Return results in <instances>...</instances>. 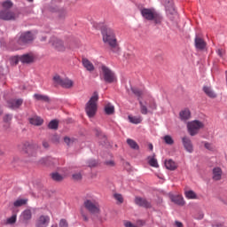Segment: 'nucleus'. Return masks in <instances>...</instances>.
<instances>
[{
	"mask_svg": "<svg viewBox=\"0 0 227 227\" xmlns=\"http://www.w3.org/2000/svg\"><path fill=\"white\" fill-rule=\"evenodd\" d=\"M17 223V215H12L10 218L7 219L8 224H15Z\"/></svg>",
	"mask_w": 227,
	"mask_h": 227,
	"instance_id": "79ce46f5",
	"label": "nucleus"
},
{
	"mask_svg": "<svg viewBox=\"0 0 227 227\" xmlns=\"http://www.w3.org/2000/svg\"><path fill=\"white\" fill-rule=\"evenodd\" d=\"M166 145H173L175 143V140H173V137H171V136L169 135H166L164 137H163Z\"/></svg>",
	"mask_w": 227,
	"mask_h": 227,
	"instance_id": "58836bf2",
	"label": "nucleus"
},
{
	"mask_svg": "<svg viewBox=\"0 0 227 227\" xmlns=\"http://www.w3.org/2000/svg\"><path fill=\"white\" fill-rule=\"evenodd\" d=\"M82 217L83 221H85V223H88V221H89L88 215H84V213H82Z\"/></svg>",
	"mask_w": 227,
	"mask_h": 227,
	"instance_id": "603ef678",
	"label": "nucleus"
},
{
	"mask_svg": "<svg viewBox=\"0 0 227 227\" xmlns=\"http://www.w3.org/2000/svg\"><path fill=\"white\" fill-rule=\"evenodd\" d=\"M205 124L200 121H192L187 123V129L190 136H196L200 132V129H203Z\"/></svg>",
	"mask_w": 227,
	"mask_h": 227,
	"instance_id": "423d86ee",
	"label": "nucleus"
},
{
	"mask_svg": "<svg viewBox=\"0 0 227 227\" xmlns=\"http://www.w3.org/2000/svg\"><path fill=\"white\" fill-rule=\"evenodd\" d=\"M171 200L174 203H176V205H179L180 207H184V205H185V200L182 195L173 196Z\"/></svg>",
	"mask_w": 227,
	"mask_h": 227,
	"instance_id": "393cba45",
	"label": "nucleus"
},
{
	"mask_svg": "<svg viewBox=\"0 0 227 227\" xmlns=\"http://www.w3.org/2000/svg\"><path fill=\"white\" fill-rule=\"evenodd\" d=\"M52 227H58L57 225H55V226H52Z\"/></svg>",
	"mask_w": 227,
	"mask_h": 227,
	"instance_id": "680f3d73",
	"label": "nucleus"
},
{
	"mask_svg": "<svg viewBox=\"0 0 227 227\" xmlns=\"http://www.w3.org/2000/svg\"><path fill=\"white\" fill-rule=\"evenodd\" d=\"M38 150H40V146H38V145L35 144V145H29L28 149H27V153H28V155H30V157H36V155L38 153Z\"/></svg>",
	"mask_w": 227,
	"mask_h": 227,
	"instance_id": "6ab92c4d",
	"label": "nucleus"
},
{
	"mask_svg": "<svg viewBox=\"0 0 227 227\" xmlns=\"http://www.w3.org/2000/svg\"><path fill=\"white\" fill-rule=\"evenodd\" d=\"M148 148H149V150H151V152L153 151V145L149 144Z\"/></svg>",
	"mask_w": 227,
	"mask_h": 227,
	"instance_id": "13d9d810",
	"label": "nucleus"
},
{
	"mask_svg": "<svg viewBox=\"0 0 227 227\" xmlns=\"http://www.w3.org/2000/svg\"><path fill=\"white\" fill-rule=\"evenodd\" d=\"M86 210L90 214H100V205L95 200H86L83 202Z\"/></svg>",
	"mask_w": 227,
	"mask_h": 227,
	"instance_id": "39448f33",
	"label": "nucleus"
},
{
	"mask_svg": "<svg viewBox=\"0 0 227 227\" xmlns=\"http://www.w3.org/2000/svg\"><path fill=\"white\" fill-rule=\"evenodd\" d=\"M58 125H59V123L58 122V121L53 120V121H50L48 127H49V129H53V130H57Z\"/></svg>",
	"mask_w": 227,
	"mask_h": 227,
	"instance_id": "e433bc0d",
	"label": "nucleus"
},
{
	"mask_svg": "<svg viewBox=\"0 0 227 227\" xmlns=\"http://www.w3.org/2000/svg\"><path fill=\"white\" fill-rule=\"evenodd\" d=\"M29 121H30L31 125H35L37 127H39L40 125H42L43 123V120L38 116H34V117L30 118Z\"/></svg>",
	"mask_w": 227,
	"mask_h": 227,
	"instance_id": "a878e982",
	"label": "nucleus"
},
{
	"mask_svg": "<svg viewBox=\"0 0 227 227\" xmlns=\"http://www.w3.org/2000/svg\"><path fill=\"white\" fill-rule=\"evenodd\" d=\"M223 176V169L221 168L216 167L213 168V180L219 181Z\"/></svg>",
	"mask_w": 227,
	"mask_h": 227,
	"instance_id": "aec40b11",
	"label": "nucleus"
},
{
	"mask_svg": "<svg viewBox=\"0 0 227 227\" xmlns=\"http://www.w3.org/2000/svg\"><path fill=\"white\" fill-rule=\"evenodd\" d=\"M167 12H169L171 15H175L176 13V11H175V7H173V2L172 1H168V3L165 4Z\"/></svg>",
	"mask_w": 227,
	"mask_h": 227,
	"instance_id": "473e14b6",
	"label": "nucleus"
},
{
	"mask_svg": "<svg viewBox=\"0 0 227 227\" xmlns=\"http://www.w3.org/2000/svg\"><path fill=\"white\" fill-rule=\"evenodd\" d=\"M35 40V36L31 32H24L16 40L15 46L16 49H24L27 43H31Z\"/></svg>",
	"mask_w": 227,
	"mask_h": 227,
	"instance_id": "20e7f679",
	"label": "nucleus"
},
{
	"mask_svg": "<svg viewBox=\"0 0 227 227\" xmlns=\"http://www.w3.org/2000/svg\"><path fill=\"white\" fill-rule=\"evenodd\" d=\"M2 6L4 10H10V8H13V2L11 0H7L2 3Z\"/></svg>",
	"mask_w": 227,
	"mask_h": 227,
	"instance_id": "f704fd0d",
	"label": "nucleus"
},
{
	"mask_svg": "<svg viewBox=\"0 0 227 227\" xmlns=\"http://www.w3.org/2000/svg\"><path fill=\"white\" fill-rule=\"evenodd\" d=\"M179 118L182 121H187L191 118V110L185 108L179 113Z\"/></svg>",
	"mask_w": 227,
	"mask_h": 227,
	"instance_id": "a211bd4d",
	"label": "nucleus"
},
{
	"mask_svg": "<svg viewBox=\"0 0 227 227\" xmlns=\"http://www.w3.org/2000/svg\"><path fill=\"white\" fill-rule=\"evenodd\" d=\"M105 113L108 115L114 114V106L108 103L106 106H105Z\"/></svg>",
	"mask_w": 227,
	"mask_h": 227,
	"instance_id": "72a5a7b5",
	"label": "nucleus"
},
{
	"mask_svg": "<svg viewBox=\"0 0 227 227\" xmlns=\"http://www.w3.org/2000/svg\"><path fill=\"white\" fill-rule=\"evenodd\" d=\"M82 62L88 72H93V70H95V66H93V63H91L88 59H82Z\"/></svg>",
	"mask_w": 227,
	"mask_h": 227,
	"instance_id": "4be33fe9",
	"label": "nucleus"
},
{
	"mask_svg": "<svg viewBox=\"0 0 227 227\" xmlns=\"http://www.w3.org/2000/svg\"><path fill=\"white\" fill-rule=\"evenodd\" d=\"M53 82L58 86H61L62 88L70 89L74 86V82L68 78L62 79L61 76L56 74L53 77Z\"/></svg>",
	"mask_w": 227,
	"mask_h": 227,
	"instance_id": "0eeeda50",
	"label": "nucleus"
},
{
	"mask_svg": "<svg viewBox=\"0 0 227 227\" xmlns=\"http://www.w3.org/2000/svg\"><path fill=\"white\" fill-rule=\"evenodd\" d=\"M99 75L101 81H104V82H106V84H113L118 81L116 78V74H114L113 70H111V68L106 65H102L100 67Z\"/></svg>",
	"mask_w": 227,
	"mask_h": 227,
	"instance_id": "f03ea898",
	"label": "nucleus"
},
{
	"mask_svg": "<svg viewBox=\"0 0 227 227\" xmlns=\"http://www.w3.org/2000/svg\"><path fill=\"white\" fill-rule=\"evenodd\" d=\"M114 197L116 200V201H118V203H123V196L121 194L115 193Z\"/></svg>",
	"mask_w": 227,
	"mask_h": 227,
	"instance_id": "37998d69",
	"label": "nucleus"
},
{
	"mask_svg": "<svg viewBox=\"0 0 227 227\" xmlns=\"http://www.w3.org/2000/svg\"><path fill=\"white\" fill-rule=\"evenodd\" d=\"M128 118H129L130 123H135V125H137L143 121V118L141 116L129 115Z\"/></svg>",
	"mask_w": 227,
	"mask_h": 227,
	"instance_id": "c85d7f7f",
	"label": "nucleus"
},
{
	"mask_svg": "<svg viewBox=\"0 0 227 227\" xmlns=\"http://www.w3.org/2000/svg\"><path fill=\"white\" fill-rule=\"evenodd\" d=\"M96 136H98V137L102 136V131L96 129Z\"/></svg>",
	"mask_w": 227,
	"mask_h": 227,
	"instance_id": "4d7b16f0",
	"label": "nucleus"
},
{
	"mask_svg": "<svg viewBox=\"0 0 227 227\" xmlns=\"http://www.w3.org/2000/svg\"><path fill=\"white\" fill-rule=\"evenodd\" d=\"M106 166H114V160H108L106 162Z\"/></svg>",
	"mask_w": 227,
	"mask_h": 227,
	"instance_id": "864d4df0",
	"label": "nucleus"
},
{
	"mask_svg": "<svg viewBox=\"0 0 227 227\" xmlns=\"http://www.w3.org/2000/svg\"><path fill=\"white\" fill-rule=\"evenodd\" d=\"M3 114V109L0 107V116Z\"/></svg>",
	"mask_w": 227,
	"mask_h": 227,
	"instance_id": "bf43d9fd",
	"label": "nucleus"
},
{
	"mask_svg": "<svg viewBox=\"0 0 227 227\" xmlns=\"http://www.w3.org/2000/svg\"><path fill=\"white\" fill-rule=\"evenodd\" d=\"M47 162H49V158H43L39 160V164H44L47 166Z\"/></svg>",
	"mask_w": 227,
	"mask_h": 227,
	"instance_id": "09e8293b",
	"label": "nucleus"
},
{
	"mask_svg": "<svg viewBox=\"0 0 227 227\" xmlns=\"http://www.w3.org/2000/svg\"><path fill=\"white\" fill-rule=\"evenodd\" d=\"M12 114H6L4 116V121L5 123H10V121H12Z\"/></svg>",
	"mask_w": 227,
	"mask_h": 227,
	"instance_id": "a18cd8bd",
	"label": "nucleus"
},
{
	"mask_svg": "<svg viewBox=\"0 0 227 227\" xmlns=\"http://www.w3.org/2000/svg\"><path fill=\"white\" fill-rule=\"evenodd\" d=\"M127 143L132 150H139V145H137V142L135 141L134 139L128 138Z\"/></svg>",
	"mask_w": 227,
	"mask_h": 227,
	"instance_id": "2f4dec72",
	"label": "nucleus"
},
{
	"mask_svg": "<svg viewBox=\"0 0 227 227\" xmlns=\"http://www.w3.org/2000/svg\"><path fill=\"white\" fill-rule=\"evenodd\" d=\"M89 166L90 168H95V166H97V160H89Z\"/></svg>",
	"mask_w": 227,
	"mask_h": 227,
	"instance_id": "8fccbe9b",
	"label": "nucleus"
},
{
	"mask_svg": "<svg viewBox=\"0 0 227 227\" xmlns=\"http://www.w3.org/2000/svg\"><path fill=\"white\" fill-rule=\"evenodd\" d=\"M131 90L137 97H141V95H143V92L137 88H131Z\"/></svg>",
	"mask_w": 227,
	"mask_h": 227,
	"instance_id": "c03bdc74",
	"label": "nucleus"
},
{
	"mask_svg": "<svg viewBox=\"0 0 227 227\" xmlns=\"http://www.w3.org/2000/svg\"><path fill=\"white\" fill-rule=\"evenodd\" d=\"M194 42H195V47L199 51H203L207 47V43L201 37L196 36L194 39Z\"/></svg>",
	"mask_w": 227,
	"mask_h": 227,
	"instance_id": "f3484780",
	"label": "nucleus"
},
{
	"mask_svg": "<svg viewBox=\"0 0 227 227\" xmlns=\"http://www.w3.org/2000/svg\"><path fill=\"white\" fill-rule=\"evenodd\" d=\"M72 178L74 182H80V180H82V174L81 172L73 174Z\"/></svg>",
	"mask_w": 227,
	"mask_h": 227,
	"instance_id": "ea45409f",
	"label": "nucleus"
},
{
	"mask_svg": "<svg viewBox=\"0 0 227 227\" xmlns=\"http://www.w3.org/2000/svg\"><path fill=\"white\" fill-rule=\"evenodd\" d=\"M195 219L201 220L203 217H205V214L203 212H199L195 215Z\"/></svg>",
	"mask_w": 227,
	"mask_h": 227,
	"instance_id": "49530a36",
	"label": "nucleus"
},
{
	"mask_svg": "<svg viewBox=\"0 0 227 227\" xmlns=\"http://www.w3.org/2000/svg\"><path fill=\"white\" fill-rule=\"evenodd\" d=\"M29 3H33V0H27Z\"/></svg>",
	"mask_w": 227,
	"mask_h": 227,
	"instance_id": "052dcab7",
	"label": "nucleus"
},
{
	"mask_svg": "<svg viewBox=\"0 0 227 227\" xmlns=\"http://www.w3.org/2000/svg\"><path fill=\"white\" fill-rule=\"evenodd\" d=\"M97 102H98V92H94L85 107L89 118H93L97 114Z\"/></svg>",
	"mask_w": 227,
	"mask_h": 227,
	"instance_id": "7ed1b4c3",
	"label": "nucleus"
},
{
	"mask_svg": "<svg viewBox=\"0 0 227 227\" xmlns=\"http://www.w3.org/2000/svg\"><path fill=\"white\" fill-rule=\"evenodd\" d=\"M176 227H184V223H182L181 222H176Z\"/></svg>",
	"mask_w": 227,
	"mask_h": 227,
	"instance_id": "6e6d98bb",
	"label": "nucleus"
},
{
	"mask_svg": "<svg viewBox=\"0 0 227 227\" xmlns=\"http://www.w3.org/2000/svg\"><path fill=\"white\" fill-rule=\"evenodd\" d=\"M51 178L55 182H61V180H63V176L59 175V173H53L51 174Z\"/></svg>",
	"mask_w": 227,
	"mask_h": 227,
	"instance_id": "4c0bfd02",
	"label": "nucleus"
},
{
	"mask_svg": "<svg viewBox=\"0 0 227 227\" xmlns=\"http://www.w3.org/2000/svg\"><path fill=\"white\" fill-rule=\"evenodd\" d=\"M103 42L109 45L113 52H118L120 51V46L118 45V40L116 39V34L113 28L106 27L102 31Z\"/></svg>",
	"mask_w": 227,
	"mask_h": 227,
	"instance_id": "f257e3e1",
	"label": "nucleus"
},
{
	"mask_svg": "<svg viewBox=\"0 0 227 227\" xmlns=\"http://www.w3.org/2000/svg\"><path fill=\"white\" fill-rule=\"evenodd\" d=\"M152 20H153L154 24L160 25L162 24V20H164V18H162V15H160V13L156 12L153 16Z\"/></svg>",
	"mask_w": 227,
	"mask_h": 227,
	"instance_id": "cd10ccee",
	"label": "nucleus"
},
{
	"mask_svg": "<svg viewBox=\"0 0 227 227\" xmlns=\"http://www.w3.org/2000/svg\"><path fill=\"white\" fill-rule=\"evenodd\" d=\"M51 223V216L47 215H40L35 221V227H48Z\"/></svg>",
	"mask_w": 227,
	"mask_h": 227,
	"instance_id": "9b49d317",
	"label": "nucleus"
},
{
	"mask_svg": "<svg viewBox=\"0 0 227 227\" xmlns=\"http://www.w3.org/2000/svg\"><path fill=\"white\" fill-rule=\"evenodd\" d=\"M34 98L37 102H51V98L43 94H34Z\"/></svg>",
	"mask_w": 227,
	"mask_h": 227,
	"instance_id": "5701e85b",
	"label": "nucleus"
},
{
	"mask_svg": "<svg viewBox=\"0 0 227 227\" xmlns=\"http://www.w3.org/2000/svg\"><path fill=\"white\" fill-rule=\"evenodd\" d=\"M43 148H46V149L49 148V146H50L49 142L43 140Z\"/></svg>",
	"mask_w": 227,
	"mask_h": 227,
	"instance_id": "3c124183",
	"label": "nucleus"
},
{
	"mask_svg": "<svg viewBox=\"0 0 227 227\" xmlns=\"http://www.w3.org/2000/svg\"><path fill=\"white\" fill-rule=\"evenodd\" d=\"M59 227H68V223H67V220L65 219L60 220Z\"/></svg>",
	"mask_w": 227,
	"mask_h": 227,
	"instance_id": "de8ad7c7",
	"label": "nucleus"
},
{
	"mask_svg": "<svg viewBox=\"0 0 227 227\" xmlns=\"http://www.w3.org/2000/svg\"><path fill=\"white\" fill-rule=\"evenodd\" d=\"M20 217L25 223H27V221H31L33 213L30 211V209H26L21 213Z\"/></svg>",
	"mask_w": 227,
	"mask_h": 227,
	"instance_id": "412c9836",
	"label": "nucleus"
},
{
	"mask_svg": "<svg viewBox=\"0 0 227 227\" xmlns=\"http://www.w3.org/2000/svg\"><path fill=\"white\" fill-rule=\"evenodd\" d=\"M182 141L186 152H188V153H192V152H194V146L192 145V142L191 141V138L187 137H184L182 138Z\"/></svg>",
	"mask_w": 227,
	"mask_h": 227,
	"instance_id": "2eb2a0df",
	"label": "nucleus"
},
{
	"mask_svg": "<svg viewBox=\"0 0 227 227\" xmlns=\"http://www.w3.org/2000/svg\"><path fill=\"white\" fill-rule=\"evenodd\" d=\"M135 205L142 207L143 208H152V202L148 201V200L142 197L135 198Z\"/></svg>",
	"mask_w": 227,
	"mask_h": 227,
	"instance_id": "ddd939ff",
	"label": "nucleus"
},
{
	"mask_svg": "<svg viewBox=\"0 0 227 227\" xmlns=\"http://www.w3.org/2000/svg\"><path fill=\"white\" fill-rule=\"evenodd\" d=\"M184 196L187 200H198V195L192 190L184 191Z\"/></svg>",
	"mask_w": 227,
	"mask_h": 227,
	"instance_id": "bb28decb",
	"label": "nucleus"
},
{
	"mask_svg": "<svg viewBox=\"0 0 227 227\" xmlns=\"http://www.w3.org/2000/svg\"><path fill=\"white\" fill-rule=\"evenodd\" d=\"M203 91L210 98H215L217 95H215V92L210 89V87H204Z\"/></svg>",
	"mask_w": 227,
	"mask_h": 227,
	"instance_id": "7c9ffc66",
	"label": "nucleus"
},
{
	"mask_svg": "<svg viewBox=\"0 0 227 227\" xmlns=\"http://www.w3.org/2000/svg\"><path fill=\"white\" fill-rule=\"evenodd\" d=\"M148 164L152 166V168H159V162H157V159H155V154L153 156H149Z\"/></svg>",
	"mask_w": 227,
	"mask_h": 227,
	"instance_id": "c756f323",
	"label": "nucleus"
},
{
	"mask_svg": "<svg viewBox=\"0 0 227 227\" xmlns=\"http://www.w3.org/2000/svg\"><path fill=\"white\" fill-rule=\"evenodd\" d=\"M203 143L206 150H209V152H214V150H215V147L214 146V145L208 142H203Z\"/></svg>",
	"mask_w": 227,
	"mask_h": 227,
	"instance_id": "a19ab883",
	"label": "nucleus"
},
{
	"mask_svg": "<svg viewBox=\"0 0 227 227\" xmlns=\"http://www.w3.org/2000/svg\"><path fill=\"white\" fill-rule=\"evenodd\" d=\"M1 20H17L19 19V13L12 10L0 11Z\"/></svg>",
	"mask_w": 227,
	"mask_h": 227,
	"instance_id": "1a4fd4ad",
	"label": "nucleus"
},
{
	"mask_svg": "<svg viewBox=\"0 0 227 227\" xmlns=\"http://www.w3.org/2000/svg\"><path fill=\"white\" fill-rule=\"evenodd\" d=\"M50 43L56 49L57 51H65V43L60 39H58L57 37H51L50 40Z\"/></svg>",
	"mask_w": 227,
	"mask_h": 227,
	"instance_id": "f8f14e48",
	"label": "nucleus"
},
{
	"mask_svg": "<svg viewBox=\"0 0 227 227\" xmlns=\"http://www.w3.org/2000/svg\"><path fill=\"white\" fill-rule=\"evenodd\" d=\"M139 106L141 114H148V113H152V111H155V109H157V103L154 99L149 101V110L146 104L143 103V101H139Z\"/></svg>",
	"mask_w": 227,
	"mask_h": 227,
	"instance_id": "9d476101",
	"label": "nucleus"
},
{
	"mask_svg": "<svg viewBox=\"0 0 227 227\" xmlns=\"http://www.w3.org/2000/svg\"><path fill=\"white\" fill-rule=\"evenodd\" d=\"M165 168H167L169 171H175V169L178 168V165H176V162L173 161V160H166Z\"/></svg>",
	"mask_w": 227,
	"mask_h": 227,
	"instance_id": "b1692460",
	"label": "nucleus"
},
{
	"mask_svg": "<svg viewBox=\"0 0 227 227\" xmlns=\"http://www.w3.org/2000/svg\"><path fill=\"white\" fill-rule=\"evenodd\" d=\"M64 142L67 144V145H70V137H64Z\"/></svg>",
	"mask_w": 227,
	"mask_h": 227,
	"instance_id": "5fc2aeb1",
	"label": "nucleus"
},
{
	"mask_svg": "<svg viewBox=\"0 0 227 227\" xmlns=\"http://www.w3.org/2000/svg\"><path fill=\"white\" fill-rule=\"evenodd\" d=\"M157 11L154 9L144 8L141 10V15L145 20H153V15Z\"/></svg>",
	"mask_w": 227,
	"mask_h": 227,
	"instance_id": "4468645a",
	"label": "nucleus"
},
{
	"mask_svg": "<svg viewBox=\"0 0 227 227\" xmlns=\"http://www.w3.org/2000/svg\"><path fill=\"white\" fill-rule=\"evenodd\" d=\"M19 61L24 64L33 63L35 61V56L32 53H27L21 56H16L12 58V62L14 65H18Z\"/></svg>",
	"mask_w": 227,
	"mask_h": 227,
	"instance_id": "6e6552de",
	"label": "nucleus"
},
{
	"mask_svg": "<svg viewBox=\"0 0 227 227\" xmlns=\"http://www.w3.org/2000/svg\"><path fill=\"white\" fill-rule=\"evenodd\" d=\"M22 99H11L7 102V106L10 109H19L22 106Z\"/></svg>",
	"mask_w": 227,
	"mask_h": 227,
	"instance_id": "dca6fc26",
	"label": "nucleus"
},
{
	"mask_svg": "<svg viewBox=\"0 0 227 227\" xmlns=\"http://www.w3.org/2000/svg\"><path fill=\"white\" fill-rule=\"evenodd\" d=\"M27 203V200L26 199H19L16 201H14L13 205L14 207H22Z\"/></svg>",
	"mask_w": 227,
	"mask_h": 227,
	"instance_id": "c9c22d12",
	"label": "nucleus"
}]
</instances>
